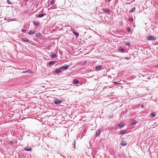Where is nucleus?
<instances>
[{"label":"nucleus","instance_id":"1","mask_svg":"<svg viewBox=\"0 0 158 158\" xmlns=\"http://www.w3.org/2000/svg\"><path fill=\"white\" fill-rule=\"evenodd\" d=\"M68 67L69 66L68 64H64V65H63L60 67V69L63 70H66L68 69Z\"/></svg>","mask_w":158,"mask_h":158},{"label":"nucleus","instance_id":"4","mask_svg":"<svg viewBox=\"0 0 158 158\" xmlns=\"http://www.w3.org/2000/svg\"><path fill=\"white\" fill-rule=\"evenodd\" d=\"M32 148L31 147H29L28 146H27L24 148V150L27 151H31L32 150Z\"/></svg>","mask_w":158,"mask_h":158},{"label":"nucleus","instance_id":"35","mask_svg":"<svg viewBox=\"0 0 158 158\" xmlns=\"http://www.w3.org/2000/svg\"><path fill=\"white\" fill-rule=\"evenodd\" d=\"M9 20H11V21H16V19H10V18H9Z\"/></svg>","mask_w":158,"mask_h":158},{"label":"nucleus","instance_id":"17","mask_svg":"<svg viewBox=\"0 0 158 158\" xmlns=\"http://www.w3.org/2000/svg\"><path fill=\"white\" fill-rule=\"evenodd\" d=\"M33 23L34 25L36 26H38L40 24V23L37 21H34Z\"/></svg>","mask_w":158,"mask_h":158},{"label":"nucleus","instance_id":"23","mask_svg":"<svg viewBox=\"0 0 158 158\" xmlns=\"http://www.w3.org/2000/svg\"><path fill=\"white\" fill-rule=\"evenodd\" d=\"M156 114L155 112H152V114H151V116L152 117H155L156 116Z\"/></svg>","mask_w":158,"mask_h":158},{"label":"nucleus","instance_id":"9","mask_svg":"<svg viewBox=\"0 0 158 158\" xmlns=\"http://www.w3.org/2000/svg\"><path fill=\"white\" fill-rule=\"evenodd\" d=\"M73 83L75 84H78L79 83V82L78 80L76 79H74L73 80Z\"/></svg>","mask_w":158,"mask_h":158},{"label":"nucleus","instance_id":"33","mask_svg":"<svg viewBox=\"0 0 158 158\" xmlns=\"http://www.w3.org/2000/svg\"><path fill=\"white\" fill-rule=\"evenodd\" d=\"M59 53L61 55H62L63 54V52L61 51H59Z\"/></svg>","mask_w":158,"mask_h":158},{"label":"nucleus","instance_id":"28","mask_svg":"<svg viewBox=\"0 0 158 158\" xmlns=\"http://www.w3.org/2000/svg\"><path fill=\"white\" fill-rule=\"evenodd\" d=\"M55 0H52L50 2V4L51 5H52L55 3Z\"/></svg>","mask_w":158,"mask_h":158},{"label":"nucleus","instance_id":"41","mask_svg":"<svg viewBox=\"0 0 158 158\" xmlns=\"http://www.w3.org/2000/svg\"><path fill=\"white\" fill-rule=\"evenodd\" d=\"M111 0H108L109 2H110Z\"/></svg>","mask_w":158,"mask_h":158},{"label":"nucleus","instance_id":"31","mask_svg":"<svg viewBox=\"0 0 158 158\" xmlns=\"http://www.w3.org/2000/svg\"><path fill=\"white\" fill-rule=\"evenodd\" d=\"M127 30L128 32H130L131 31V29L130 28H127Z\"/></svg>","mask_w":158,"mask_h":158},{"label":"nucleus","instance_id":"12","mask_svg":"<svg viewBox=\"0 0 158 158\" xmlns=\"http://www.w3.org/2000/svg\"><path fill=\"white\" fill-rule=\"evenodd\" d=\"M23 73H32V72L30 70H27L26 71H23Z\"/></svg>","mask_w":158,"mask_h":158},{"label":"nucleus","instance_id":"29","mask_svg":"<svg viewBox=\"0 0 158 158\" xmlns=\"http://www.w3.org/2000/svg\"><path fill=\"white\" fill-rule=\"evenodd\" d=\"M129 20L131 22H132L133 21V19L132 17H130L129 18Z\"/></svg>","mask_w":158,"mask_h":158},{"label":"nucleus","instance_id":"18","mask_svg":"<svg viewBox=\"0 0 158 158\" xmlns=\"http://www.w3.org/2000/svg\"><path fill=\"white\" fill-rule=\"evenodd\" d=\"M100 132V130H98V131L96 132V137H98L99 135V133Z\"/></svg>","mask_w":158,"mask_h":158},{"label":"nucleus","instance_id":"13","mask_svg":"<svg viewBox=\"0 0 158 158\" xmlns=\"http://www.w3.org/2000/svg\"><path fill=\"white\" fill-rule=\"evenodd\" d=\"M60 69V67L59 68H58L56 69L55 70V73H58L60 72V69Z\"/></svg>","mask_w":158,"mask_h":158},{"label":"nucleus","instance_id":"11","mask_svg":"<svg viewBox=\"0 0 158 158\" xmlns=\"http://www.w3.org/2000/svg\"><path fill=\"white\" fill-rule=\"evenodd\" d=\"M73 33L75 36L77 37L79 36V34L77 32L75 31H73Z\"/></svg>","mask_w":158,"mask_h":158},{"label":"nucleus","instance_id":"5","mask_svg":"<svg viewBox=\"0 0 158 158\" xmlns=\"http://www.w3.org/2000/svg\"><path fill=\"white\" fill-rule=\"evenodd\" d=\"M21 40L23 41L27 42L28 43H30V41L27 38H21Z\"/></svg>","mask_w":158,"mask_h":158},{"label":"nucleus","instance_id":"22","mask_svg":"<svg viewBox=\"0 0 158 158\" xmlns=\"http://www.w3.org/2000/svg\"><path fill=\"white\" fill-rule=\"evenodd\" d=\"M118 126L120 128H122L124 126V124L123 123H120L118 125Z\"/></svg>","mask_w":158,"mask_h":158},{"label":"nucleus","instance_id":"16","mask_svg":"<svg viewBox=\"0 0 158 158\" xmlns=\"http://www.w3.org/2000/svg\"><path fill=\"white\" fill-rule=\"evenodd\" d=\"M45 15H46V14H43V13L41 14L38 15V16L39 18H41Z\"/></svg>","mask_w":158,"mask_h":158},{"label":"nucleus","instance_id":"6","mask_svg":"<svg viewBox=\"0 0 158 158\" xmlns=\"http://www.w3.org/2000/svg\"><path fill=\"white\" fill-rule=\"evenodd\" d=\"M56 62V61H51L49 62L48 64L49 65L52 66Z\"/></svg>","mask_w":158,"mask_h":158},{"label":"nucleus","instance_id":"27","mask_svg":"<svg viewBox=\"0 0 158 158\" xmlns=\"http://www.w3.org/2000/svg\"><path fill=\"white\" fill-rule=\"evenodd\" d=\"M136 123V122H135V121H133L131 123V125H134Z\"/></svg>","mask_w":158,"mask_h":158},{"label":"nucleus","instance_id":"20","mask_svg":"<svg viewBox=\"0 0 158 158\" xmlns=\"http://www.w3.org/2000/svg\"><path fill=\"white\" fill-rule=\"evenodd\" d=\"M51 56L52 58H55L57 56L54 53H52Z\"/></svg>","mask_w":158,"mask_h":158},{"label":"nucleus","instance_id":"42","mask_svg":"<svg viewBox=\"0 0 158 158\" xmlns=\"http://www.w3.org/2000/svg\"><path fill=\"white\" fill-rule=\"evenodd\" d=\"M86 132V131L85 130L84 131V132Z\"/></svg>","mask_w":158,"mask_h":158},{"label":"nucleus","instance_id":"3","mask_svg":"<svg viewBox=\"0 0 158 158\" xmlns=\"http://www.w3.org/2000/svg\"><path fill=\"white\" fill-rule=\"evenodd\" d=\"M61 102V101L58 99H57L55 100L54 103L55 104L59 105Z\"/></svg>","mask_w":158,"mask_h":158},{"label":"nucleus","instance_id":"30","mask_svg":"<svg viewBox=\"0 0 158 158\" xmlns=\"http://www.w3.org/2000/svg\"><path fill=\"white\" fill-rule=\"evenodd\" d=\"M124 59L125 60H129L130 59H131V57H125L124 58Z\"/></svg>","mask_w":158,"mask_h":158},{"label":"nucleus","instance_id":"10","mask_svg":"<svg viewBox=\"0 0 158 158\" xmlns=\"http://www.w3.org/2000/svg\"><path fill=\"white\" fill-rule=\"evenodd\" d=\"M103 10L106 12L110 13L111 12L110 10L108 9L104 8Z\"/></svg>","mask_w":158,"mask_h":158},{"label":"nucleus","instance_id":"25","mask_svg":"<svg viewBox=\"0 0 158 158\" xmlns=\"http://www.w3.org/2000/svg\"><path fill=\"white\" fill-rule=\"evenodd\" d=\"M119 50L121 51L124 52L125 51V49L122 47H120L119 48Z\"/></svg>","mask_w":158,"mask_h":158},{"label":"nucleus","instance_id":"34","mask_svg":"<svg viewBox=\"0 0 158 158\" xmlns=\"http://www.w3.org/2000/svg\"><path fill=\"white\" fill-rule=\"evenodd\" d=\"M7 2L9 4H12V3H11V2H10L9 1V0H7Z\"/></svg>","mask_w":158,"mask_h":158},{"label":"nucleus","instance_id":"8","mask_svg":"<svg viewBox=\"0 0 158 158\" xmlns=\"http://www.w3.org/2000/svg\"><path fill=\"white\" fill-rule=\"evenodd\" d=\"M102 67V66L101 65H99L95 67V69L97 70H99Z\"/></svg>","mask_w":158,"mask_h":158},{"label":"nucleus","instance_id":"14","mask_svg":"<svg viewBox=\"0 0 158 158\" xmlns=\"http://www.w3.org/2000/svg\"><path fill=\"white\" fill-rule=\"evenodd\" d=\"M135 10V7H134L132 8L129 11V13H131L133 12H134Z\"/></svg>","mask_w":158,"mask_h":158},{"label":"nucleus","instance_id":"37","mask_svg":"<svg viewBox=\"0 0 158 158\" xmlns=\"http://www.w3.org/2000/svg\"><path fill=\"white\" fill-rule=\"evenodd\" d=\"M114 84H119V83H118L117 81L114 82Z\"/></svg>","mask_w":158,"mask_h":158},{"label":"nucleus","instance_id":"15","mask_svg":"<svg viewBox=\"0 0 158 158\" xmlns=\"http://www.w3.org/2000/svg\"><path fill=\"white\" fill-rule=\"evenodd\" d=\"M121 144L123 146H126L127 145L126 142L124 141H122Z\"/></svg>","mask_w":158,"mask_h":158},{"label":"nucleus","instance_id":"19","mask_svg":"<svg viewBox=\"0 0 158 158\" xmlns=\"http://www.w3.org/2000/svg\"><path fill=\"white\" fill-rule=\"evenodd\" d=\"M42 36V35L41 34V33H37L36 34H35V37H40Z\"/></svg>","mask_w":158,"mask_h":158},{"label":"nucleus","instance_id":"39","mask_svg":"<svg viewBox=\"0 0 158 158\" xmlns=\"http://www.w3.org/2000/svg\"><path fill=\"white\" fill-rule=\"evenodd\" d=\"M144 106L143 105H142L141 106V107H142V108H143L144 107Z\"/></svg>","mask_w":158,"mask_h":158},{"label":"nucleus","instance_id":"32","mask_svg":"<svg viewBox=\"0 0 158 158\" xmlns=\"http://www.w3.org/2000/svg\"><path fill=\"white\" fill-rule=\"evenodd\" d=\"M13 144V143L12 141H10L9 144L10 145H12Z\"/></svg>","mask_w":158,"mask_h":158},{"label":"nucleus","instance_id":"2","mask_svg":"<svg viewBox=\"0 0 158 158\" xmlns=\"http://www.w3.org/2000/svg\"><path fill=\"white\" fill-rule=\"evenodd\" d=\"M155 38L153 36L150 35L148 37V40H155Z\"/></svg>","mask_w":158,"mask_h":158},{"label":"nucleus","instance_id":"38","mask_svg":"<svg viewBox=\"0 0 158 158\" xmlns=\"http://www.w3.org/2000/svg\"><path fill=\"white\" fill-rule=\"evenodd\" d=\"M24 0V1H25V2H28V0Z\"/></svg>","mask_w":158,"mask_h":158},{"label":"nucleus","instance_id":"21","mask_svg":"<svg viewBox=\"0 0 158 158\" xmlns=\"http://www.w3.org/2000/svg\"><path fill=\"white\" fill-rule=\"evenodd\" d=\"M126 131L125 130H122L120 131V134H123L126 133Z\"/></svg>","mask_w":158,"mask_h":158},{"label":"nucleus","instance_id":"7","mask_svg":"<svg viewBox=\"0 0 158 158\" xmlns=\"http://www.w3.org/2000/svg\"><path fill=\"white\" fill-rule=\"evenodd\" d=\"M35 31L34 30H31L28 33L30 35L34 34L35 33Z\"/></svg>","mask_w":158,"mask_h":158},{"label":"nucleus","instance_id":"24","mask_svg":"<svg viewBox=\"0 0 158 158\" xmlns=\"http://www.w3.org/2000/svg\"><path fill=\"white\" fill-rule=\"evenodd\" d=\"M75 143H76L75 141L74 140V141L73 142V148H74V149H76Z\"/></svg>","mask_w":158,"mask_h":158},{"label":"nucleus","instance_id":"36","mask_svg":"<svg viewBox=\"0 0 158 158\" xmlns=\"http://www.w3.org/2000/svg\"><path fill=\"white\" fill-rule=\"evenodd\" d=\"M22 31L23 32H26L27 31V30H24V29H22Z\"/></svg>","mask_w":158,"mask_h":158},{"label":"nucleus","instance_id":"26","mask_svg":"<svg viewBox=\"0 0 158 158\" xmlns=\"http://www.w3.org/2000/svg\"><path fill=\"white\" fill-rule=\"evenodd\" d=\"M125 45H126L127 46H130V43L129 42H126V43H125Z\"/></svg>","mask_w":158,"mask_h":158},{"label":"nucleus","instance_id":"40","mask_svg":"<svg viewBox=\"0 0 158 158\" xmlns=\"http://www.w3.org/2000/svg\"><path fill=\"white\" fill-rule=\"evenodd\" d=\"M5 20H7V19L6 18H5Z\"/></svg>","mask_w":158,"mask_h":158}]
</instances>
